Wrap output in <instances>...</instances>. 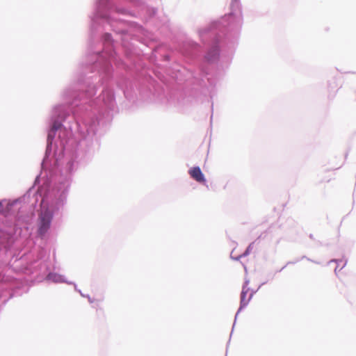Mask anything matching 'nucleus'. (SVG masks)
<instances>
[{"label":"nucleus","mask_w":356,"mask_h":356,"mask_svg":"<svg viewBox=\"0 0 356 356\" xmlns=\"http://www.w3.org/2000/svg\"><path fill=\"white\" fill-rule=\"evenodd\" d=\"M188 173L193 179L199 183H204L206 181L204 175L199 167L191 168Z\"/></svg>","instance_id":"nucleus-2"},{"label":"nucleus","mask_w":356,"mask_h":356,"mask_svg":"<svg viewBox=\"0 0 356 356\" xmlns=\"http://www.w3.org/2000/svg\"><path fill=\"white\" fill-rule=\"evenodd\" d=\"M246 294H247V291H245L244 289H243L241 294V307H244V306L247 305L250 299L251 296L249 297V298L248 300L245 299Z\"/></svg>","instance_id":"nucleus-3"},{"label":"nucleus","mask_w":356,"mask_h":356,"mask_svg":"<svg viewBox=\"0 0 356 356\" xmlns=\"http://www.w3.org/2000/svg\"><path fill=\"white\" fill-rule=\"evenodd\" d=\"M253 248V245L250 244L245 251V254H248Z\"/></svg>","instance_id":"nucleus-5"},{"label":"nucleus","mask_w":356,"mask_h":356,"mask_svg":"<svg viewBox=\"0 0 356 356\" xmlns=\"http://www.w3.org/2000/svg\"><path fill=\"white\" fill-rule=\"evenodd\" d=\"M213 55L211 56H210V54H209L207 56V59L209 61L212 60L217 55H218V51L217 49H214L213 51Z\"/></svg>","instance_id":"nucleus-4"},{"label":"nucleus","mask_w":356,"mask_h":356,"mask_svg":"<svg viewBox=\"0 0 356 356\" xmlns=\"http://www.w3.org/2000/svg\"><path fill=\"white\" fill-rule=\"evenodd\" d=\"M52 218V215L49 211H46L40 215V223L38 232L40 235L44 234L49 229Z\"/></svg>","instance_id":"nucleus-1"}]
</instances>
